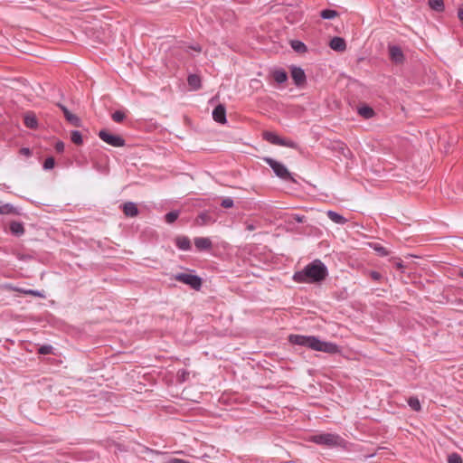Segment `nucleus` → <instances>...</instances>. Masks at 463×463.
I'll return each instance as SVG.
<instances>
[{
  "label": "nucleus",
  "mask_w": 463,
  "mask_h": 463,
  "mask_svg": "<svg viewBox=\"0 0 463 463\" xmlns=\"http://www.w3.org/2000/svg\"><path fill=\"white\" fill-rule=\"evenodd\" d=\"M213 118L214 121L224 124L226 122V109L224 105L219 104L213 111Z\"/></svg>",
  "instance_id": "9d476101"
},
{
  "label": "nucleus",
  "mask_w": 463,
  "mask_h": 463,
  "mask_svg": "<svg viewBox=\"0 0 463 463\" xmlns=\"http://www.w3.org/2000/svg\"><path fill=\"white\" fill-rule=\"evenodd\" d=\"M329 46L336 52H345L346 50V43L344 38L335 36L330 40Z\"/></svg>",
  "instance_id": "f8f14e48"
},
{
  "label": "nucleus",
  "mask_w": 463,
  "mask_h": 463,
  "mask_svg": "<svg viewBox=\"0 0 463 463\" xmlns=\"http://www.w3.org/2000/svg\"><path fill=\"white\" fill-rule=\"evenodd\" d=\"M327 275L326 266L320 260H315L305 266L303 269L296 271L293 275V279L298 283H319Z\"/></svg>",
  "instance_id": "f257e3e1"
},
{
  "label": "nucleus",
  "mask_w": 463,
  "mask_h": 463,
  "mask_svg": "<svg viewBox=\"0 0 463 463\" xmlns=\"http://www.w3.org/2000/svg\"><path fill=\"white\" fill-rule=\"evenodd\" d=\"M21 153L24 154V155H26V156H30L31 155V150L27 147H24L21 149Z\"/></svg>",
  "instance_id": "37998d69"
},
{
  "label": "nucleus",
  "mask_w": 463,
  "mask_h": 463,
  "mask_svg": "<svg viewBox=\"0 0 463 463\" xmlns=\"http://www.w3.org/2000/svg\"><path fill=\"white\" fill-rule=\"evenodd\" d=\"M291 78L297 86H302L306 82V74L303 69L297 66L291 67Z\"/></svg>",
  "instance_id": "6e6552de"
},
{
  "label": "nucleus",
  "mask_w": 463,
  "mask_h": 463,
  "mask_svg": "<svg viewBox=\"0 0 463 463\" xmlns=\"http://www.w3.org/2000/svg\"><path fill=\"white\" fill-rule=\"evenodd\" d=\"M290 46L296 52L298 53H304L307 51V45L303 42L298 40H292L290 42Z\"/></svg>",
  "instance_id": "5701e85b"
},
{
  "label": "nucleus",
  "mask_w": 463,
  "mask_h": 463,
  "mask_svg": "<svg viewBox=\"0 0 463 463\" xmlns=\"http://www.w3.org/2000/svg\"><path fill=\"white\" fill-rule=\"evenodd\" d=\"M370 246L371 248H373L379 256L381 257H385V256H388L390 254V251L385 248L383 247V245H381L380 243H377V242H373V243H370Z\"/></svg>",
  "instance_id": "bb28decb"
},
{
  "label": "nucleus",
  "mask_w": 463,
  "mask_h": 463,
  "mask_svg": "<svg viewBox=\"0 0 463 463\" xmlns=\"http://www.w3.org/2000/svg\"><path fill=\"white\" fill-rule=\"evenodd\" d=\"M310 440L326 447H345V440L335 433H320L313 435Z\"/></svg>",
  "instance_id": "7ed1b4c3"
},
{
  "label": "nucleus",
  "mask_w": 463,
  "mask_h": 463,
  "mask_svg": "<svg viewBox=\"0 0 463 463\" xmlns=\"http://www.w3.org/2000/svg\"><path fill=\"white\" fill-rule=\"evenodd\" d=\"M194 245L199 251L210 250L213 247V242L209 238L196 237L194 239Z\"/></svg>",
  "instance_id": "9b49d317"
},
{
  "label": "nucleus",
  "mask_w": 463,
  "mask_h": 463,
  "mask_svg": "<svg viewBox=\"0 0 463 463\" xmlns=\"http://www.w3.org/2000/svg\"><path fill=\"white\" fill-rule=\"evenodd\" d=\"M369 276L371 277L372 279H373L375 281H378L382 279L381 273L378 271H375V270H371L369 272Z\"/></svg>",
  "instance_id": "58836bf2"
},
{
  "label": "nucleus",
  "mask_w": 463,
  "mask_h": 463,
  "mask_svg": "<svg viewBox=\"0 0 463 463\" xmlns=\"http://www.w3.org/2000/svg\"><path fill=\"white\" fill-rule=\"evenodd\" d=\"M408 405L415 411H420L421 410L420 402L417 397H410L408 399Z\"/></svg>",
  "instance_id": "c85d7f7f"
},
{
  "label": "nucleus",
  "mask_w": 463,
  "mask_h": 463,
  "mask_svg": "<svg viewBox=\"0 0 463 463\" xmlns=\"http://www.w3.org/2000/svg\"><path fill=\"white\" fill-rule=\"evenodd\" d=\"M175 279L190 286L194 290H200L203 284L202 279L199 276L188 273H178L175 275Z\"/></svg>",
  "instance_id": "39448f33"
},
{
  "label": "nucleus",
  "mask_w": 463,
  "mask_h": 463,
  "mask_svg": "<svg viewBox=\"0 0 463 463\" xmlns=\"http://www.w3.org/2000/svg\"><path fill=\"white\" fill-rule=\"evenodd\" d=\"M57 106L61 109V110L63 112L64 118L66 120L71 123L74 127H80L81 126V120L80 118L72 114L66 106H64L61 103H58Z\"/></svg>",
  "instance_id": "0eeeda50"
},
{
  "label": "nucleus",
  "mask_w": 463,
  "mask_h": 463,
  "mask_svg": "<svg viewBox=\"0 0 463 463\" xmlns=\"http://www.w3.org/2000/svg\"><path fill=\"white\" fill-rule=\"evenodd\" d=\"M279 146L291 147V148H295L297 146V145L294 141L288 140V139H284V138H281V143H279Z\"/></svg>",
  "instance_id": "f704fd0d"
},
{
  "label": "nucleus",
  "mask_w": 463,
  "mask_h": 463,
  "mask_svg": "<svg viewBox=\"0 0 463 463\" xmlns=\"http://www.w3.org/2000/svg\"><path fill=\"white\" fill-rule=\"evenodd\" d=\"M292 219L298 222V223H301V222H304L306 217L304 215H300V214H293L292 215Z\"/></svg>",
  "instance_id": "79ce46f5"
},
{
  "label": "nucleus",
  "mask_w": 463,
  "mask_h": 463,
  "mask_svg": "<svg viewBox=\"0 0 463 463\" xmlns=\"http://www.w3.org/2000/svg\"><path fill=\"white\" fill-rule=\"evenodd\" d=\"M123 213L128 217H136L138 214V208L135 203L128 202L122 205Z\"/></svg>",
  "instance_id": "4468645a"
},
{
  "label": "nucleus",
  "mask_w": 463,
  "mask_h": 463,
  "mask_svg": "<svg viewBox=\"0 0 463 463\" xmlns=\"http://www.w3.org/2000/svg\"><path fill=\"white\" fill-rule=\"evenodd\" d=\"M71 139L75 145H81L83 143L82 135L78 130L71 131Z\"/></svg>",
  "instance_id": "c756f323"
},
{
  "label": "nucleus",
  "mask_w": 463,
  "mask_h": 463,
  "mask_svg": "<svg viewBox=\"0 0 463 463\" xmlns=\"http://www.w3.org/2000/svg\"><path fill=\"white\" fill-rule=\"evenodd\" d=\"M263 137H264L265 140H267L268 142H269V143H271L273 145L279 146V143H281V137H279L274 132L266 131V132L263 133Z\"/></svg>",
  "instance_id": "412c9836"
},
{
  "label": "nucleus",
  "mask_w": 463,
  "mask_h": 463,
  "mask_svg": "<svg viewBox=\"0 0 463 463\" xmlns=\"http://www.w3.org/2000/svg\"><path fill=\"white\" fill-rule=\"evenodd\" d=\"M177 375H178V378L182 381V382H184L187 380L188 376H189V372H187L186 370L184 369H182V370H179L178 373H177Z\"/></svg>",
  "instance_id": "4c0bfd02"
},
{
  "label": "nucleus",
  "mask_w": 463,
  "mask_h": 463,
  "mask_svg": "<svg viewBox=\"0 0 463 463\" xmlns=\"http://www.w3.org/2000/svg\"><path fill=\"white\" fill-rule=\"evenodd\" d=\"M358 114L365 119L372 118L374 116V110L368 105H362L357 109Z\"/></svg>",
  "instance_id": "f3484780"
},
{
  "label": "nucleus",
  "mask_w": 463,
  "mask_h": 463,
  "mask_svg": "<svg viewBox=\"0 0 463 463\" xmlns=\"http://www.w3.org/2000/svg\"><path fill=\"white\" fill-rule=\"evenodd\" d=\"M263 160L273 170V172L278 177L284 181L296 183V180L294 179L292 175L282 163L271 157H264Z\"/></svg>",
  "instance_id": "20e7f679"
},
{
  "label": "nucleus",
  "mask_w": 463,
  "mask_h": 463,
  "mask_svg": "<svg viewBox=\"0 0 463 463\" xmlns=\"http://www.w3.org/2000/svg\"><path fill=\"white\" fill-rule=\"evenodd\" d=\"M221 205L223 208H232L233 206V200L230 197L224 198L222 201Z\"/></svg>",
  "instance_id": "e433bc0d"
},
{
  "label": "nucleus",
  "mask_w": 463,
  "mask_h": 463,
  "mask_svg": "<svg viewBox=\"0 0 463 463\" xmlns=\"http://www.w3.org/2000/svg\"><path fill=\"white\" fill-rule=\"evenodd\" d=\"M396 267H397L398 269H402V268L403 267V265H402V262H397V263H396Z\"/></svg>",
  "instance_id": "a18cd8bd"
},
{
  "label": "nucleus",
  "mask_w": 463,
  "mask_h": 463,
  "mask_svg": "<svg viewBox=\"0 0 463 463\" xmlns=\"http://www.w3.org/2000/svg\"><path fill=\"white\" fill-rule=\"evenodd\" d=\"M24 125L31 129H35L38 126V120L33 114H26L24 116Z\"/></svg>",
  "instance_id": "a878e982"
},
{
  "label": "nucleus",
  "mask_w": 463,
  "mask_h": 463,
  "mask_svg": "<svg viewBox=\"0 0 463 463\" xmlns=\"http://www.w3.org/2000/svg\"><path fill=\"white\" fill-rule=\"evenodd\" d=\"M52 345H42L39 348V354H49L52 353Z\"/></svg>",
  "instance_id": "c9c22d12"
},
{
  "label": "nucleus",
  "mask_w": 463,
  "mask_h": 463,
  "mask_svg": "<svg viewBox=\"0 0 463 463\" xmlns=\"http://www.w3.org/2000/svg\"><path fill=\"white\" fill-rule=\"evenodd\" d=\"M340 152L345 157H348L351 155V151L344 144L340 146Z\"/></svg>",
  "instance_id": "ea45409f"
},
{
  "label": "nucleus",
  "mask_w": 463,
  "mask_h": 463,
  "mask_svg": "<svg viewBox=\"0 0 463 463\" xmlns=\"http://www.w3.org/2000/svg\"><path fill=\"white\" fill-rule=\"evenodd\" d=\"M326 215L335 223L345 224L347 222V219L336 212L329 210L327 211Z\"/></svg>",
  "instance_id": "a211bd4d"
},
{
  "label": "nucleus",
  "mask_w": 463,
  "mask_h": 463,
  "mask_svg": "<svg viewBox=\"0 0 463 463\" xmlns=\"http://www.w3.org/2000/svg\"><path fill=\"white\" fill-rule=\"evenodd\" d=\"M54 165H55L54 158L52 156H49L44 160L43 167L44 170H51L54 167Z\"/></svg>",
  "instance_id": "473e14b6"
},
{
  "label": "nucleus",
  "mask_w": 463,
  "mask_h": 463,
  "mask_svg": "<svg viewBox=\"0 0 463 463\" xmlns=\"http://www.w3.org/2000/svg\"><path fill=\"white\" fill-rule=\"evenodd\" d=\"M273 79L277 83L282 84L287 81L288 74L284 70H276L273 71Z\"/></svg>",
  "instance_id": "b1692460"
},
{
  "label": "nucleus",
  "mask_w": 463,
  "mask_h": 463,
  "mask_svg": "<svg viewBox=\"0 0 463 463\" xmlns=\"http://www.w3.org/2000/svg\"><path fill=\"white\" fill-rule=\"evenodd\" d=\"M389 56L392 61L396 64H401L404 61V55L402 49L396 45L389 46Z\"/></svg>",
  "instance_id": "1a4fd4ad"
},
{
  "label": "nucleus",
  "mask_w": 463,
  "mask_h": 463,
  "mask_svg": "<svg viewBox=\"0 0 463 463\" xmlns=\"http://www.w3.org/2000/svg\"><path fill=\"white\" fill-rule=\"evenodd\" d=\"M213 222H214V220L207 212L199 213L194 220V224L196 226H204Z\"/></svg>",
  "instance_id": "ddd939ff"
},
{
  "label": "nucleus",
  "mask_w": 463,
  "mask_h": 463,
  "mask_svg": "<svg viewBox=\"0 0 463 463\" xmlns=\"http://www.w3.org/2000/svg\"><path fill=\"white\" fill-rule=\"evenodd\" d=\"M176 247L181 250H190L191 241L190 239L187 236H178L175 240Z\"/></svg>",
  "instance_id": "dca6fc26"
},
{
  "label": "nucleus",
  "mask_w": 463,
  "mask_h": 463,
  "mask_svg": "<svg viewBox=\"0 0 463 463\" xmlns=\"http://www.w3.org/2000/svg\"><path fill=\"white\" fill-rule=\"evenodd\" d=\"M179 216V212L172 211L165 215V220L167 223H173Z\"/></svg>",
  "instance_id": "7c9ffc66"
},
{
  "label": "nucleus",
  "mask_w": 463,
  "mask_h": 463,
  "mask_svg": "<svg viewBox=\"0 0 463 463\" xmlns=\"http://www.w3.org/2000/svg\"><path fill=\"white\" fill-rule=\"evenodd\" d=\"M193 49L196 52H201V47L200 46H194L193 47Z\"/></svg>",
  "instance_id": "49530a36"
},
{
  "label": "nucleus",
  "mask_w": 463,
  "mask_h": 463,
  "mask_svg": "<svg viewBox=\"0 0 463 463\" xmlns=\"http://www.w3.org/2000/svg\"><path fill=\"white\" fill-rule=\"evenodd\" d=\"M338 15V12L333 9H324L320 12V16L325 20H330Z\"/></svg>",
  "instance_id": "cd10ccee"
},
{
  "label": "nucleus",
  "mask_w": 463,
  "mask_h": 463,
  "mask_svg": "<svg viewBox=\"0 0 463 463\" xmlns=\"http://www.w3.org/2000/svg\"><path fill=\"white\" fill-rule=\"evenodd\" d=\"M11 288L14 291H17V292H20L24 295L34 296V297H38V298H45V295L43 291H39V290H35V289H25V288H16V287H12Z\"/></svg>",
  "instance_id": "6ab92c4d"
},
{
  "label": "nucleus",
  "mask_w": 463,
  "mask_h": 463,
  "mask_svg": "<svg viewBox=\"0 0 463 463\" xmlns=\"http://www.w3.org/2000/svg\"><path fill=\"white\" fill-rule=\"evenodd\" d=\"M448 463H462V458L458 454L452 453L448 457Z\"/></svg>",
  "instance_id": "72a5a7b5"
},
{
  "label": "nucleus",
  "mask_w": 463,
  "mask_h": 463,
  "mask_svg": "<svg viewBox=\"0 0 463 463\" xmlns=\"http://www.w3.org/2000/svg\"><path fill=\"white\" fill-rule=\"evenodd\" d=\"M189 86L194 90H199L201 88V78L196 74H191L187 78Z\"/></svg>",
  "instance_id": "393cba45"
},
{
  "label": "nucleus",
  "mask_w": 463,
  "mask_h": 463,
  "mask_svg": "<svg viewBox=\"0 0 463 463\" xmlns=\"http://www.w3.org/2000/svg\"><path fill=\"white\" fill-rule=\"evenodd\" d=\"M246 229H247L248 231H253V230L255 229V226H254L253 224H251V223H250V224H248V225H247Z\"/></svg>",
  "instance_id": "c03bdc74"
},
{
  "label": "nucleus",
  "mask_w": 463,
  "mask_h": 463,
  "mask_svg": "<svg viewBox=\"0 0 463 463\" xmlns=\"http://www.w3.org/2000/svg\"><path fill=\"white\" fill-rule=\"evenodd\" d=\"M98 136L103 142L114 147H121L126 144L125 139L122 137L111 134L107 129L99 130Z\"/></svg>",
  "instance_id": "423d86ee"
},
{
  "label": "nucleus",
  "mask_w": 463,
  "mask_h": 463,
  "mask_svg": "<svg viewBox=\"0 0 463 463\" xmlns=\"http://www.w3.org/2000/svg\"><path fill=\"white\" fill-rule=\"evenodd\" d=\"M111 118L112 119L117 122V123H120L122 122L125 118H126V115L123 111L121 110H116L112 115H111Z\"/></svg>",
  "instance_id": "2f4dec72"
},
{
  "label": "nucleus",
  "mask_w": 463,
  "mask_h": 463,
  "mask_svg": "<svg viewBox=\"0 0 463 463\" xmlns=\"http://www.w3.org/2000/svg\"><path fill=\"white\" fill-rule=\"evenodd\" d=\"M9 230L13 235L17 236V237L24 235L25 232L23 222H16V221H13L10 222Z\"/></svg>",
  "instance_id": "2eb2a0df"
},
{
  "label": "nucleus",
  "mask_w": 463,
  "mask_h": 463,
  "mask_svg": "<svg viewBox=\"0 0 463 463\" xmlns=\"http://www.w3.org/2000/svg\"><path fill=\"white\" fill-rule=\"evenodd\" d=\"M0 214H20V211L11 203H5L0 206Z\"/></svg>",
  "instance_id": "aec40b11"
},
{
  "label": "nucleus",
  "mask_w": 463,
  "mask_h": 463,
  "mask_svg": "<svg viewBox=\"0 0 463 463\" xmlns=\"http://www.w3.org/2000/svg\"><path fill=\"white\" fill-rule=\"evenodd\" d=\"M54 148L58 153H62L64 151V143L62 141H58L55 144Z\"/></svg>",
  "instance_id": "a19ab883"
},
{
  "label": "nucleus",
  "mask_w": 463,
  "mask_h": 463,
  "mask_svg": "<svg viewBox=\"0 0 463 463\" xmlns=\"http://www.w3.org/2000/svg\"><path fill=\"white\" fill-rule=\"evenodd\" d=\"M428 5L433 11L443 12L445 9L444 0H428Z\"/></svg>",
  "instance_id": "4be33fe9"
},
{
  "label": "nucleus",
  "mask_w": 463,
  "mask_h": 463,
  "mask_svg": "<svg viewBox=\"0 0 463 463\" xmlns=\"http://www.w3.org/2000/svg\"><path fill=\"white\" fill-rule=\"evenodd\" d=\"M288 341L292 345L308 347L315 351L324 352L327 354H336L339 352L337 345L320 340L313 335H290Z\"/></svg>",
  "instance_id": "f03ea898"
}]
</instances>
